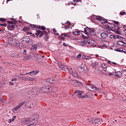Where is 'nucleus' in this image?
Instances as JSON below:
<instances>
[{
	"label": "nucleus",
	"mask_w": 126,
	"mask_h": 126,
	"mask_svg": "<svg viewBox=\"0 0 126 126\" xmlns=\"http://www.w3.org/2000/svg\"><path fill=\"white\" fill-rule=\"evenodd\" d=\"M36 46H37L38 47H41L42 46V45L41 43L40 42H38V43H37L36 45Z\"/></svg>",
	"instance_id": "46"
},
{
	"label": "nucleus",
	"mask_w": 126,
	"mask_h": 126,
	"mask_svg": "<svg viewBox=\"0 0 126 126\" xmlns=\"http://www.w3.org/2000/svg\"><path fill=\"white\" fill-rule=\"evenodd\" d=\"M22 42L23 43H29L30 39L29 37L26 36L22 39Z\"/></svg>",
	"instance_id": "12"
},
{
	"label": "nucleus",
	"mask_w": 126,
	"mask_h": 126,
	"mask_svg": "<svg viewBox=\"0 0 126 126\" xmlns=\"http://www.w3.org/2000/svg\"><path fill=\"white\" fill-rule=\"evenodd\" d=\"M45 87L47 92H48L50 91V87L48 86H47Z\"/></svg>",
	"instance_id": "36"
},
{
	"label": "nucleus",
	"mask_w": 126,
	"mask_h": 126,
	"mask_svg": "<svg viewBox=\"0 0 126 126\" xmlns=\"http://www.w3.org/2000/svg\"><path fill=\"white\" fill-rule=\"evenodd\" d=\"M0 25L6 27V26L7 25L5 23H3V24H0Z\"/></svg>",
	"instance_id": "53"
},
{
	"label": "nucleus",
	"mask_w": 126,
	"mask_h": 126,
	"mask_svg": "<svg viewBox=\"0 0 126 126\" xmlns=\"http://www.w3.org/2000/svg\"><path fill=\"white\" fill-rule=\"evenodd\" d=\"M31 27L33 28V29H35V28L36 29L37 28V26L35 25H31Z\"/></svg>",
	"instance_id": "44"
},
{
	"label": "nucleus",
	"mask_w": 126,
	"mask_h": 126,
	"mask_svg": "<svg viewBox=\"0 0 126 126\" xmlns=\"http://www.w3.org/2000/svg\"><path fill=\"white\" fill-rule=\"evenodd\" d=\"M100 21L101 23L103 24H106L108 22L107 21H106L105 20H103L102 19L100 20Z\"/></svg>",
	"instance_id": "38"
},
{
	"label": "nucleus",
	"mask_w": 126,
	"mask_h": 126,
	"mask_svg": "<svg viewBox=\"0 0 126 126\" xmlns=\"http://www.w3.org/2000/svg\"><path fill=\"white\" fill-rule=\"evenodd\" d=\"M27 52L26 50V49H24L23 51V53L24 54H26V53Z\"/></svg>",
	"instance_id": "59"
},
{
	"label": "nucleus",
	"mask_w": 126,
	"mask_h": 126,
	"mask_svg": "<svg viewBox=\"0 0 126 126\" xmlns=\"http://www.w3.org/2000/svg\"><path fill=\"white\" fill-rule=\"evenodd\" d=\"M45 36L44 37V39L47 40V39L48 37V33L47 34H45Z\"/></svg>",
	"instance_id": "51"
},
{
	"label": "nucleus",
	"mask_w": 126,
	"mask_h": 126,
	"mask_svg": "<svg viewBox=\"0 0 126 126\" xmlns=\"http://www.w3.org/2000/svg\"><path fill=\"white\" fill-rule=\"evenodd\" d=\"M100 35L103 38H106L107 37V34L104 32H103L101 33Z\"/></svg>",
	"instance_id": "28"
},
{
	"label": "nucleus",
	"mask_w": 126,
	"mask_h": 126,
	"mask_svg": "<svg viewBox=\"0 0 126 126\" xmlns=\"http://www.w3.org/2000/svg\"><path fill=\"white\" fill-rule=\"evenodd\" d=\"M48 81L50 83H54L55 80L53 78L51 77L50 78Z\"/></svg>",
	"instance_id": "30"
},
{
	"label": "nucleus",
	"mask_w": 126,
	"mask_h": 126,
	"mask_svg": "<svg viewBox=\"0 0 126 126\" xmlns=\"http://www.w3.org/2000/svg\"><path fill=\"white\" fill-rule=\"evenodd\" d=\"M0 20L2 22H4L6 21V19L3 18H0Z\"/></svg>",
	"instance_id": "49"
},
{
	"label": "nucleus",
	"mask_w": 126,
	"mask_h": 126,
	"mask_svg": "<svg viewBox=\"0 0 126 126\" xmlns=\"http://www.w3.org/2000/svg\"><path fill=\"white\" fill-rule=\"evenodd\" d=\"M65 25H64V28L65 29H67L69 28L70 27V26L71 24V23L67 21L66 23H65Z\"/></svg>",
	"instance_id": "20"
},
{
	"label": "nucleus",
	"mask_w": 126,
	"mask_h": 126,
	"mask_svg": "<svg viewBox=\"0 0 126 126\" xmlns=\"http://www.w3.org/2000/svg\"><path fill=\"white\" fill-rule=\"evenodd\" d=\"M17 80V79L16 78H14L12 79L11 81H16Z\"/></svg>",
	"instance_id": "58"
},
{
	"label": "nucleus",
	"mask_w": 126,
	"mask_h": 126,
	"mask_svg": "<svg viewBox=\"0 0 126 126\" xmlns=\"http://www.w3.org/2000/svg\"><path fill=\"white\" fill-rule=\"evenodd\" d=\"M98 64V63L97 62L94 63L92 64V67L94 68Z\"/></svg>",
	"instance_id": "37"
},
{
	"label": "nucleus",
	"mask_w": 126,
	"mask_h": 126,
	"mask_svg": "<svg viewBox=\"0 0 126 126\" xmlns=\"http://www.w3.org/2000/svg\"><path fill=\"white\" fill-rule=\"evenodd\" d=\"M96 19L97 20H98L100 21L101 20L102 18H101V17L100 16H97L96 17Z\"/></svg>",
	"instance_id": "45"
},
{
	"label": "nucleus",
	"mask_w": 126,
	"mask_h": 126,
	"mask_svg": "<svg viewBox=\"0 0 126 126\" xmlns=\"http://www.w3.org/2000/svg\"><path fill=\"white\" fill-rule=\"evenodd\" d=\"M8 22L9 23L7 27V29L9 30H12L15 28L17 27V26L15 23L10 21H8Z\"/></svg>",
	"instance_id": "5"
},
{
	"label": "nucleus",
	"mask_w": 126,
	"mask_h": 126,
	"mask_svg": "<svg viewBox=\"0 0 126 126\" xmlns=\"http://www.w3.org/2000/svg\"><path fill=\"white\" fill-rule=\"evenodd\" d=\"M116 51H117L121 52H123V49H122L120 48H118L117 49H116Z\"/></svg>",
	"instance_id": "43"
},
{
	"label": "nucleus",
	"mask_w": 126,
	"mask_h": 126,
	"mask_svg": "<svg viewBox=\"0 0 126 126\" xmlns=\"http://www.w3.org/2000/svg\"><path fill=\"white\" fill-rule=\"evenodd\" d=\"M19 41L16 39L14 38H10L8 39V42L5 44L4 45L6 47L9 46L10 45L16 47Z\"/></svg>",
	"instance_id": "1"
},
{
	"label": "nucleus",
	"mask_w": 126,
	"mask_h": 126,
	"mask_svg": "<svg viewBox=\"0 0 126 126\" xmlns=\"http://www.w3.org/2000/svg\"><path fill=\"white\" fill-rule=\"evenodd\" d=\"M81 56V55L80 54H79L78 56L77 57V58H79Z\"/></svg>",
	"instance_id": "60"
},
{
	"label": "nucleus",
	"mask_w": 126,
	"mask_h": 126,
	"mask_svg": "<svg viewBox=\"0 0 126 126\" xmlns=\"http://www.w3.org/2000/svg\"><path fill=\"white\" fill-rule=\"evenodd\" d=\"M38 28L42 30H44L45 29V28L44 26H38Z\"/></svg>",
	"instance_id": "41"
},
{
	"label": "nucleus",
	"mask_w": 126,
	"mask_h": 126,
	"mask_svg": "<svg viewBox=\"0 0 126 126\" xmlns=\"http://www.w3.org/2000/svg\"><path fill=\"white\" fill-rule=\"evenodd\" d=\"M91 30H90L88 28H85L84 29V31L85 32V34L87 35L88 36L89 35V34L87 33V32H90Z\"/></svg>",
	"instance_id": "24"
},
{
	"label": "nucleus",
	"mask_w": 126,
	"mask_h": 126,
	"mask_svg": "<svg viewBox=\"0 0 126 126\" xmlns=\"http://www.w3.org/2000/svg\"><path fill=\"white\" fill-rule=\"evenodd\" d=\"M68 72H69L72 76L75 77H78V76L77 73L76 72L75 70L71 68V70H70V71H68Z\"/></svg>",
	"instance_id": "10"
},
{
	"label": "nucleus",
	"mask_w": 126,
	"mask_h": 126,
	"mask_svg": "<svg viewBox=\"0 0 126 126\" xmlns=\"http://www.w3.org/2000/svg\"><path fill=\"white\" fill-rule=\"evenodd\" d=\"M53 31L55 32V34L56 35H58L59 34L57 33H56V31L55 30V29L54 28L53 30Z\"/></svg>",
	"instance_id": "47"
},
{
	"label": "nucleus",
	"mask_w": 126,
	"mask_h": 126,
	"mask_svg": "<svg viewBox=\"0 0 126 126\" xmlns=\"http://www.w3.org/2000/svg\"><path fill=\"white\" fill-rule=\"evenodd\" d=\"M33 88L34 89H35L34 92L35 94L38 95L40 92H41V91L40 88H37L36 87H33Z\"/></svg>",
	"instance_id": "15"
},
{
	"label": "nucleus",
	"mask_w": 126,
	"mask_h": 126,
	"mask_svg": "<svg viewBox=\"0 0 126 126\" xmlns=\"http://www.w3.org/2000/svg\"><path fill=\"white\" fill-rule=\"evenodd\" d=\"M16 118V116H13V118L12 119H11V121H13Z\"/></svg>",
	"instance_id": "52"
},
{
	"label": "nucleus",
	"mask_w": 126,
	"mask_h": 126,
	"mask_svg": "<svg viewBox=\"0 0 126 126\" xmlns=\"http://www.w3.org/2000/svg\"><path fill=\"white\" fill-rule=\"evenodd\" d=\"M101 65L102 67L103 68H105L107 67L106 64L105 63H103Z\"/></svg>",
	"instance_id": "48"
},
{
	"label": "nucleus",
	"mask_w": 126,
	"mask_h": 126,
	"mask_svg": "<svg viewBox=\"0 0 126 126\" xmlns=\"http://www.w3.org/2000/svg\"><path fill=\"white\" fill-rule=\"evenodd\" d=\"M27 80L31 81H33L35 79L34 78H30L29 77H27Z\"/></svg>",
	"instance_id": "35"
},
{
	"label": "nucleus",
	"mask_w": 126,
	"mask_h": 126,
	"mask_svg": "<svg viewBox=\"0 0 126 126\" xmlns=\"http://www.w3.org/2000/svg\"><path fill=\"white\" fill-rule=\"evenodd\" d=\"M37 46L36 45H33L31 47V50L32 51H34V50H36L37 49Z\"/></svg>",
	"instance_id": "26"
},
{
	"label": "nucleus",
	"mask_w": 126,
	"mask_h": 126,
	"mask_svg": "<svg viewBox=\"0 0 126 126\" xmlns=\"http://www.w3.org/2000/svg\"><path fill=\"white\" fill-rule=\"evenodd\" d=\"M9 34L12 37H13L14 36V34L12 33H9Z\"/></svg>",
	"instance_id": "61"
},
{
	"label": "nucleus",
	"mask_w": 126,
	"mask_h": 126,
	"mask_svg": "<svg viewBox=\"0 0 126 126\" xmlns=\"http://www.w3.org/2000/svg\"><path fill=\"white\" fill-rule=\"evenodd\" d=\"M18 78H19L20 79H21L23 80L24 81H27V78H25L24 77H18Z\"/></svg>",
	"instance_id": "39"
},
{
	"label": "nucleus",
	"mask_w": 126,
	"mask_h": 126,
	"mask_svg": "<svg viewBox=\"0 0 126 126\" xmlns=\"http://www.w3.org/2000/svg\"><path fill=\"white\" fill-rule=\"evenodd\" d=\"M90 32V33L92 35H96V34L95 30L94 29H91Z\"/></svg>",
	"instance_id": "27"
},
{
	"label": "nucleus",
	"mask_w": 126,
	"mask_h": 126,
	"mask_svg": "<svg viewBox=\"0 0 126 126\" xmlns=\"http://www.w3.org/2000/svg\"><path fill=\"white\" fill-rule=\"evenodd\" d=\"M67 34V33H62L59 36V38L64 40L65 38H69L70 36Z\"/></svg>",
	"instance_id": "8"
},
{
	"label": "nucleus",
	"mask_w": 126,
	"mask_h": 126,
	"mask_svg": "<svg viewBox=\"0 0 126 126\" xmlns=\"http://www.w3.org/2000/svg\"><path fill=\"white\" fill-rule=\"evenodd\" d=\"M122 74V73L120 71L117 72L116 74L114 75L115 77H120Z\"/></svg>",
	"instance_id": "23"
},
{
	"label": "nucleus",
	"mask_w": 126,
	"mask_h": 126,
	"mask_svg": "<svg viewBox=\"0 0 126 126\" xmlns=\"http://www.w3.org/2000/svg\"><path fill=\"white\" fill-rule=\"evenodd\" d=\"M9 84H10V85H14V83L11 82L10 81L9 82Z\"/></svg>",
	"instance_id": "62"
},
{
	"label": "nucleus",
	"mask_w": 126,
	"mask_h": 126,
	"mask_svg": "<svg viewBox=\"0 0 126 126\" xmlns=\"http://www.w3.org/2000/svg\"><path fill=\"white\" fill-rule=\"evenodd\" d=\"M41 91V92H43V93H47V92L45 87H42L40 89Z\"/></svg>",
	"instance_id": "32"
},
{
	"label": "nucleus",
	"mask_w": 126,
	"mask_h": 126,
	"mask_svg": "<svg viewBox=\"0 0 126 126\" xmlns=\"http://www.w3.org/2000/svg\"><path fill=\"white\" fill-rule=\"evenodd\" d=\"M101 46L104 48H106L107 47L106 45L103 43L101 44Z\"/></svg>",
	"instance_id": "50"
},
{
	"label": "nucleus",
	"mask_w": 126,
	"mask_h": 126,
	"mask_svg": "<svg viewBox=\"0 0 126 126\" xmlns=\"http://www.w3.org/2000/svg\"><path fill=\"white\" fill-rule=\"evenodd\" d=\"M47 34V32H45V31H41V33H40V34H39V37H40L42 36L44 34Z\"/></svg>",
	"instance_id": "31"
},
{
	"label": "nucleus",
	"mask_w": 126,
	"mask_h": 126,
	"mask_svg": "<svg viewBox=\"0 0 126 126\" xmlns=\"http://www.w3.org/2000/svg\"><path fill=\"white\" fill-rule=\"evenodd\" d=\"M94 123H99L98 122L101 123L102 122V119L101 118H95L94 119Z\"/></svg>",
	"instance_id": "22"
},
{
	"label": "nucleus",
	"mask_w": 126,
	"mask_h": 126,
	"mask_svg": "<svg viewBox=\"0 0 126 126\" xmlns=\"http://www.w3.org/2000/svg\"><path fill=\"white\" fill-rule=\"evenodd\" d=\"M58 66L60 68L67 72H68V71H70V70H71V68H67L63 64L61 63L59 64Z\"/></svg>",
	"instance_id": "6"
},
{
	"label": "nucleus",
	"mask_w": 126,
	"mask_h": 126,
	"mask_svg": "<svg viewBox=\"0 0 126 126\" xmlns=\"http://www.w3.org/2000/svg\"><path fill=\"white\" fill-rule=\"evenodd\" d=\"M37 33H35V34L36 36H39L40 33L41 32V31L40 30H38L37 31Z\"/></svg>",
	"instance_id": "42"
},
{
	"label": "nucleus",
	"mask_w": 126,
	"mask_h": 126,
	"mask_svg": "<svg viewBox=\"0 0 126 126\" xmlns=\"http://www.w3.org/2000/svg\"><path fill=\"white\" fill-rule=\"evenodd\" d=\"M112 72H113V73H115V74H116V70H113Z\"/></svg>",
	"instance_id": "64"
},
{
	"label": "nucleus",
	"mask_w": 126,
	"mask_h": 126,
	"mask_svg": "<svg viewBox=\"0 0 126 126\" xmlns=\"http://www.w3.org/2000/svg\"><path fill=\"white\" fill-rule=\"evenodd\" d=\"M124 28L125 29L124 30V32H125L124 34L125 33H126V27H125V26H124Z\"/></svg>",
	"instance_id": "55"
},
{
	"label": "nucleus",
	"mask_w": 126,
	"mask_h": 126,
	"mask_svg": "<svg viewBox=\"0 0 126 126\" xmlns=\"http://www.w3.org/2000/svg\"><path fill=\"white\" fill-rule=\"evenodd\" d=\"M34 124L33 123H31V124H29L28 125V126H32V125H34Z\"/></svg>",
	"instance_id": "63"
},
{
	"label": "nucleus",
	"mask_w": 126,
	"mask_h": 126,
	"mask_svg": "<svg viewBox=\"0 0 126 126\" xmlns=\"http://www.w3.org/2000/svg\"><path fill=\"white\" fill-rule=\"evenodd\" d=\"M125 12H123L120 13V14L121 15H125Z\"/></svg>",
	"instance_id": "54"
},
{
	"label": "nucleus",
	"mask_w": 126,
	"mask_h": 126,
	"mask_svg": "<svg viewBox=\"0 0 126 126\" xmlns=\"http://www.w3.org/2000/svg\"><path fill=\"white\" fill-rule=\"evenodd\" d=\"M78 70L80 75H84L87 70V67L85 64H81L78 67Z\"/></svg>",
	"instance_id": "3"
},
{
	"label": "nucleus",
	"mask_w": 126,
	"mask_h": 126,
	"mask_svg": "<svg viewBox=\"0 0 126 126\" xmlns=\"http://www.w3.org/2000/svg\"><path fill=\"white\" fill-rule=\"evenodd\" d=\"M58 66L60 68L67 72H68V71H70V70H71V68H67L63 64L61 63L59 64Z\"/></svg>",
	"instance_id": "7"
},
{
	"label": "nucleus",
	"mask_w": 126,
	"mask_h": 126,
	"mask_svg": "<svg viewBox=\"0 0 126 126\" xmlns=\"http://www.w3.org/2000/svg\"><path fill=\"white\" fill-rule=\"evenodd\" d=\"M25 106L27 108L31 109L33 108L34 107V106L32 102L29 101L26 102L25 104Z\"/></svg>",
	"instance_id": "9"
},
{
	"label": "nucleus",
	"mask_w": 126,
	"mask_h": 126,
	"mask_svg": "<svg viewBox=\"0 0 126 126\" xmlns=\"http://www.w3.org/2000/svg\"><path fill=\"white\" fill-rule=\"evenodd\" d=\"M84 93V92L82 91H80L79 90H76L74 91V94L72 95H74L75 93L78 94V95L79 98H89L91 97L92 94H91L87 93L86 95H82Z\"/></svg>",
	"instance_id": "2"
},
{
	"label": "nucleus",
	"mask_w": 126,
	"mask_h": 126,
	"mask_svg": "<svg viewBox=\"0 0 126 126\" xmlns=\"http://www.w3.org/2000/svg\"><path fill=\"white\" fill-rule=\"evenodd\" d=\"M95 86L93 84H88L86 87V88L89 90L93 91Z\"/></svg>",
	"instance_id": "11"
},
{
	"label": "nucleus",
	"mask_w": 126,
	"mask_h": 126,
	"mask_svg": "<svg viewBox=\"0 0 126 126\" xmlns=\"http://www.w3.org/2000/svg\"><path fill=\"white\" fill-rule=\"evenodd\" d=\"M114 22L117 25H118L119 23V22L117 21H114Z\"/></svg>",
	"instance_id": "56"
},
{
	"label": "nucleus",
	"mask_w": 126,
	"mask_h": 126,
	"mask_svg": "<svg viewBox=\"0 0 126 126\" xmlns=\"http://www.w3.org/2000/svg\"><path fill=\"white\" fill-rule=\"evenodd\" d=\"M35 89H34L33 87L32 89L29 91L28 92L29 94L32 96H34V95H35V92H34V90H35Z\"/></svg>",
	"instance_id": "17"
},
{
	"label": "nucleus",
	"mask_w": 126,
	"mask_h": 126,
	"mask_svg": "<svg viewBox=\"0 0 126 126\" xmlns=\"http://www.w3.org/2000/svg\"><path fill=\"white\" fill-rule=\"evenodd\" d=\"M80 0H70V1L72 3L71 4H74V3H76V2H78Z\"/></svg>",
	"instance_id": "33"
},
{
	"label": "nucleus",
	"mask_w": 126,
	"mask_h": 126,
	"mask_svg": "<svg viewBox=\"0 0 126 126\" xmlns=\"http://www.w3.org/2000/svg\"><path fill=\"white\" fill-rule=\"evenodd\" d=\"M113 28L111 29L107 25H105L104 27V29L106 30V31L108 33L110 34V33L111 32V31H113L117 34H120V32L119 31V28Z\"/></svg>",
	"instance_id": "4"
},
{
	"label": "nucleus",
	"mask_w": 126,
	"mask_h": 126,
	"mask_svg": "<svg viewBox=\"0 0 126 126\" xmlns=\"http://www.w3.org/2000/svg\"><path fill=\"white\" fill-rule=\"evenodd\" d=\"M38 55V54H34V56H32H32H34V57H36V58H37V55Z\"/></svg>",
	"instance_id": "57"
},
{
	"label": "nucleus",
	"mask_w": 126,
	"mask_h": 126,
	"mask_svg": "<svg viewBox=\"0 0 126 126\" xmlns=\"http://www.w3.org/2000/svg\"><path fill=\"white\" fill-rule=\"evenodd\" d=\"M93 91L98 93H102V90L101 89L95 87Z\"/></svg>",
	"instance_id": "18"
},
{
	"label": "nucleus",
	"mask_w": 126,
	"mask_h": 126,
	"mask_svg": "<svg viewBox=\"0 0 126 126\" xmlns=\"http://www.w3.org/2000/svg\"><path fill=\"white\" fill-rule=\"evenodd\" d=\"M79 31L77 29H75L73 30L72 33L75 35H78L79 33Z\"/></svg>",
	"instance_id": "21"
},
{
	"label": "nucleus",
	"mask_w": 126,
	"mask_h": 126,
	"mask_svg": "<svg viewBox=\"0 0 126 126\" xmlns=\"http://www.w3.org/2000/svg\"><path fill=\"white\" fill-rule=\"evenodd\" d=\"M31 121V118H25L22 121V123L23 124H26L30 123Z\"/></svg>",
	"instance_id": "13"
},
{
	"label": "nucleus",
	"mask_w": 126,
	"mask_h": 126,
	"mask_svg": "<svg viewBox=\"0 0 126 126\" xmlns=\"http://www.w3.org/2000/svg\"><path fill=\"white\" fill-rule=\"evenodd\" d=\"M29 28L28 27H25L22 30L24 32H26L29 30Z\"/></svg>",
	"instance_id": "34"
},
{
	"label": "nucleus",
	"mask_w": 126,
	"mask_h": 126,
	"mask_svg": "<svg viewBox=\"0 0 126 126\" xmlns=\"http://www.w3.org/2000/svg\"><path fill=\"white\" fill-rule=\"evenodd\" d=\"M87 42L85 40H82L80 42V45L81 46H84L86 45Z\"/></svg>",
	"instance_id": "25"
},
{
	"label": "nucleus",
	"mask_w": 126,
	"mask_h": 126,
	"mask_svg": "<svg viewBox=\"0 0 126 126\" xmlns=\"http://www.w3.org/2000/svg\"><path fill=\"white\" fill-rule=\"evenodd\" d=\"M94 119H93L92 118H90V119H88V121L90 122H92L93 123H94V122H95V121H94Z\"/></svg>",
	"instance_id": "40"
},
{
	"label": "nucleus",
	"mask_w": 126,
	"mask_h": 126,
	"mask_svg": "<svg viewBox=\"0 0 126 126\" xmlns=\"http://www.w3.org/2000/svg\"><path fill=\"white\" fill-rule=\"evenodd\" d=\"M25 102H23L20 103L18 105V106L14 108V110L15 111H16L18 109L20 108L24 104Z\"/></svg>",
	"instance_id": "14"
},
{
	"label": "nucleus",
	"mask_w": 126,
	"mask_h": 126,
	"mask_svg": "<svg viewBox=\"0 0 126 126\" xmlns=\"http://www.w3.org/2000/svg\"><path fill=\"white\" fill-rule=\"evenodd\" d=\"M39 71L36 70H34L30 72L31 74L33 75H35L38 73Z\"/></svg>",
	"instance_id": "29"
},
{
	"label": "nucleus",
	"mask_w": 126,
	"mask_h": 126,
	"mask_svg": "<svg viewBox=\"0 0 126 126\" xmlns=\"http://www.w3.org/2000/svg\"><path fill=\"white\" fill-rule=\"evenodd\" d=\"M116 37H117V38H122L120 36L118 35H116V36H115L113 35H111L109 36V38L110 39H113V38H116Z\"/></svg>",
	"instance_id": "19"
},
{
	"label": "nucleus",
	"mask_w": 126,
	"mask_h": 126,
	"mask_svg": "<svg viewBox=\"0 0 126 126\" xmlns=\"http://www.w3.org/2000/svg\"><path fill=\"white\" fill-rule=\"evenodd\" d=\"M117 44L119 45L125 46L126 45V43L123 41H119L117 42Z\"/></svg>",
	"instance_id": "16"
}]
</instances>
